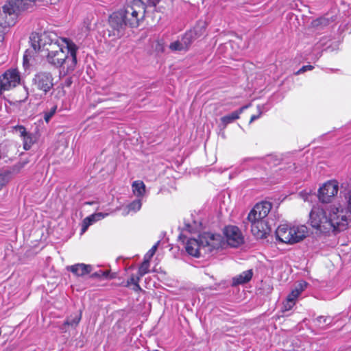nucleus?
Masks as SVG:
<instances>
[{
	"instance_id": "obj_35",
	"label": "nucleus",
	"mask_w": 351,
	"mask_h": 351,
	"mask_svg": "<svg viewBox=\"0 0 351 351\" xmlns=\"http://www.w3.org/2000/svg\"><path fill=\"white\" fill-rule=\"evenodd\" d=\"M7 27L0 26V43L4 40L5 30Z\"/></svg>"
},
{
	"instance_id": "obj_4",
	"label": "nucleus",
	"mask_w": 351,
	"mask_h": 351,
	"mask_svg": "<svg viewBox=\"0 0 351 351\" xmlns=\"http://www.w3.org/2000/svg\"><path fill=\"white\" fill-rule=\"evenodd\" d=\"M276 237L279 241L294 244L302 241L308 234V228L304 225H280L276 230Z\"/></svg>"
},
{
	"instance_id": "obj_38",
	"label": "nucleus",
	"mask_w": 351,
	"mask_h": 351,
	"mask_svg": "<svg viewBox=\"0 0 351 351\" xmlns=\"http://www.w3.org/2000/svg\"><path fill=\"white\" fill-rule=\"evenodd\" d=\"M187 230L189 232H192L193 230L191 229L190 226H187Z\"/></svg>"
},
{
	"instance_id": "obj_31",
	"label": "nucleus",
	"mask_w": 351,
	"mask_h": 351,
	"mask_svg": "<svg viewBox=\"0 0 351 351\" xmlns=\"http://www.w3.org/2000/svg\"><path fill=\"white\" fill-rule=\"evenodd\" d=\"M345 199L347 203L346 210L351 214V189L346 193Z\"/></svg>"
},
{
	"instance_id": "obj_10",
	"label": "nucleus",
	"mask_w": 351,
	"mask_h": 351,
	"mask_svg": "<svg viewBox=\"0 0 351 351\" xmlns=\"http://www.w3.org/2000/svg\"><path fill=\"white\" fill-rule=\"evenodd\" d=\"M196 38L195 30L186 32L181 38L171 43L169 49L173 51H186Z\"/></svg>"
},
{
	"instance_id": "obj_28",
	"label": "nucleus",
	"mask_w": 351,
	"mask_h": 351,
	"mask_svg": "<svg viewBox=\"0 0 351 351\" xmlns=\"http://www.w3.org/2000/svg\"><path fill=\"white\" fill-rule=\"evenodd\" d=\"M159 244V241H158L155 245L152 246V247L145 254L144 256V259L148 261H150L156 251L157 250L158 245Z\"/></svg>"
},
{
	"instance_id": "obj_22",
	"label": "nucleus",
	"mask_w": 351,
	"mask_h": 351,
	"mask_svg": "<svg viewBox=\"0 0 351 351\" xmlns=\"http://www.w3.org/2000/svg\"><path fill=\"white\" fill-rule=\"evenodd\" d=\"M307 282L301 281L294 289L288 295L287 299L295 303V301L301 293L306 288Z\"/></svg>"
},
{
	"instance_id": "obj_30",
	"label": "nucleus",
	"mask_w": 351,
	"mask_h": 351,
	"mask_svg": "<svg viewBox=\"0 0 351 351\" xmlns=\"http://www.w3.org/2000/svg\"><path fill=\"white\" fill-rule=\"evenodd\" d=\"M9 173H4L0 174V190L9 182Z\"/></svg>"
},
{
	"instance_id": "obj_34",
	"label": "nucleus",
	"mask_w": 351,
	"mask_h": 351,
	"mask_svg": "<svg viewBox=\"0 0 351 351\" xmlns=\"http://www.w3.org/2000/svg\"><path fill=\"white\" fill-rule=\"evenodd\" d=\"M328 23L327 20L324 18H320L317 20H315L313 21V26H318L319 25H326Z\"/></svg>"
},
{
	"instance_id": "obj_33",
	"label": "nucleus",
	"mask_w": 351,
	"mask_h": 351,
	"mask_svg": "<svg viewBox=\"0 0 351 351\" xmlns=\"http://www.w3.org/2000/svg\"><path fill=\"white\" fill-rule=\"evenodd\" d=\"M313 69V66H312V65L303 66L295 73V75H300V74L303 73L307 71H311Z\"/></svg>"
},
{
	"instance_id": "obj_2",
	"label": "nucleus",
	"mask_w": 351,
	"mask_h": 351,
	"mask_svg": "<svg viewBox=\"0 0 351 351\" xmlns=\"http://www.w3.org/2000/svg\"><path fill=\"white\" fill-rule=\"evenodd\" d=\"M78 47L69 39H62L60 44H52L45 54L48 63L64 72L73 71L77 64Z\"/></svg>"
},
{
	"instance_id": "obj_14",
	"label": "nucleus",
	"mask_w": 351,
	"mask_h": 351,
	"mask_svg": "<svg viewBox=\"0 0 351 351\" xmlns=\"http://www.w3.org/2000/svg\"><path fill=\"white\" fill-rule=\"evenodd\" d=\"M251 232L256 239H265L271 231L268 221H259L250 223Z\"/></svg>"
},
{
	"instance_id": "obj_17",
	"label": "nucleus",
	"mask_w": 351,
	"mask_h": 351,
	"mask_svg": "<svg viewBox=\"0 0 351 351\" xmlns=\"http://www.w3.org/2000/svg\"><path fill=\"white\" fill-rule=\"evenodd\" d=\"M15 130L23 138L24 149L29 150L34 143L32 134L27 132L26 129L23 125L16 126Z\"/></svg>"
},
{
	"instance_id": "obj_1",
	"label": "nucleus",
	"mask_w": 351,
	"mask_h": 351,
	"mask_svg": "<svg viewBox=\"0 0 351 351\" xmlns=\"http://www.w3.org/2000/svg\"><path fill=\"white\" fill-rule=\"evenodd\" d=\"M147 5L145 0H133L123 9L114 12L110 15L109 23L112 28L123 35L125 27H137L144 19Z\"/></svg>"
},
{
	"instance_id": "obj_20",
	"label": "nucleus",
	"mask_w": 351,
	"mask_h": 351,
	"mask_svg": "<svg viewBox=\"0 0 351 351\" xmlns=\"http://www.w3.org/2000/svg\"><path fill=\"white\" fill-rule=\"evenodd\" d=\"M142 206V202L140 198L134 200L126 206L121 208L122 215L126 216L131 213H136L138 211Z\"/></svg>"
},
{
	"instance_id": "obj_23",
	"label": "nucleus",
	"mask_w": 351,
	"mask_h": 351,
	"mask_svg": "<svg viewBox=\"0 0 351 351\" xmlns=\"http://www.w3.org/2000/svg\"><path fill=\"white\" fill-rule=\"evenodd\" d=\"M133 193L138 198L142 197L145 193V185L140 180L134 181L132 184Z\"/></svg>"
},
{
	"instance_id": "obj_15",
	"label": "nucleus",
	"mask_w": 351,
	"mask_h": 351,
	"mask_svg": "<svg viewBox=\"0 0 351 351\" xmlns=\"http://www.w3.org/2000/svg\"><path fill=\"white\" fill-rule=\"evenodd\" d=\"M108 215L106 213H96L86 217L82 221L81 234H83L88 228V227L94 223L101 220Z\"/></svg>"
},
{
	"instance_id": "obj_8",
	"label": "nucleus",
	"mask_w": 351,
	"mask_h": 351,
	"mask_svg": "<svg viewBox=\"0 0 351 351\" xmlns=\"http://www.w3.org/2000/svg\"><path fill=\"white\" fill-rule=\"evenodd\" d=\"M271 207V204L269 202L257 203L247 215L248 222L250 223L259 221H268L267 215Z\"/></svg>"
},
{
	"instance_id": "obj_3",
	"label": "nucleus",
	"mask_w": 351,
	"mask_h": 351,
	"mask_svg": "<svg viewBox=\"0 0 351 351\" xmlns=\"http://www.w3.org/2000/svg\"><path fill=\"white\" fill-rule=\"evenodd\" d=\"M223 244L224 240L221 234L204 232L199 235V239H188L185 249L189 255L199 257L203 254L210 252L214 249L222 247Z\"/></svg>"
},
{
	"instance_id": "obj_18",
	"label": "nucleus",
	"mask_w": 351,
	"mask_h": 351,
	"mask_svg": "<svg viewBox=\"0 0 351 351\" xmlns=\"http://www.w3.org/2000/svg\"><path fill=\"white\" fill-rule=\"evenodd\" d=\"M250 106V104L243 106L241 108H240L239 110H235L229 114L222 117L221 118V121L224 125V127H226L227 125L234 122L235 120L239 119L240 114H242L243 112V111L245 109L248 108Z\"/></svg>"
},
{
	"instance_id": "obj_21",
	"label": "nucleus",
	"mask_w": 351,
	"mask_h": 351,
	"mask_svg": "<svg viewBox=\"0 0 351 351\" xmlns=\"http://www.w3.org/2000/svg\"><path fill=\"white\" fill-rule=\"evenodd\" d=\"M82 318V311H80L78 313H76L73 315H71L69 317L66 319V320L64 322L60 329L62 331H66V326H71L72 327L76 326Z\"/></svg>"
},
{
	"instance_id": "obj_24",
	"label": "nucleus",
	"mask_w": 351,
	"mask_h": 351,
	"mask_svg": "<svg viewBox=\"0 0 351 351\" xmlns=\"http://www.w3.org/2000/svg\"><path fill=\"white\" fill-rule=\"evenodd\" d=\"M141 277H140V276L138 275V276H135L134 275H132L130 276V278L127 280L126 282V284H125V287H129L131 285H134V290L136 291H138L139 290H141V287L138 284L139 282V280H140V278Z\"/></svg>"
},
{
	"instance_id": "obj_13",
	"label": "nucleus",
	"mask_w": 351,
	"mask_h": 351,
	"mask_svg": "<svg viewBox=\"0 0 351 351\" xmlns=\"http://www.w3.org/2000/svg\"><path fill=\"white\" fill-rule=\"evenodd\" d=\"M0 79L3 82L4 89L8 90L20 83L19 72L16 69H8L0 76Z\"/></svg>"
},
{
	"instance_id": "obj_26",
	"label": "nucleus",
	"mask_w": 351,
	"mask_h": 351,
	"mask_svg": "<svg viewBox=\"0 0 351 351\" xmlns=\"http://www.w3.org/2000/svg\"><path fill=\"white\" fill-rule=\"evenodd\" d=\"M315 322H316V324L319 327L324 328L325 326L330 324L331 318L328 317L320 316L316 319Z\"/></svg>"
},
{
	"instance_id": "obj_16",
	"label": "nucleus",
	"mask_w": 351,
	"mask_h": 351,
	"mask_svg": "<svg viewBox=\"0 0 351 351\" xmlns=\"http://www.w3.org/2000/svg\"><path fill=\"white\" fill-rule=\"evenodd\" d=\"M66 270L72 272L76 276H84L90 273L92 266L84 263H77L68 266Z\"/></svg>"
},
{
	"instance_id": "obj_25",
	"label": "nucleus",
	"mask_w": 351,
	"mask_h": 351,
	"mask_svg": "<svg viewBox=\"0 0 351 351\" xmlns=\"http://www.w3.org/2000/svg\"><path fill=\"white\" fill-rule=\"evenodd\" d=\"M149 262L150 261H148L147 260H143V262L140 265L138 271V274L140 276V277H143L144 275H145L149 271Z\"/></svg>"
},
{
	"instance_id": "obj_12",
	"label": "nucleus",
	"mask_w": 351,
	"mask_h": 351,
	"mask_svg": "<svg viewBox=\"0 0 351 351\" xmlns=\"http://www.w3.org/2000/svg\"><path fill=\"white\" fill-rule=\"evenodd\" d=\"M339 186L335 181H329L325 183L319 189V199L324 203L330 201V199L338 193Z\"/></svg>"
},
{
	"instance_id": "obj_5",
	"label": "nucleus",
	"mask_w": 351,
	"mask_h": 351,
	"mask_svg": "<svg viewBox=\"0 0 351 351\" xmlns=\"http://www.w3.org/2000/svg\"><path fill=\"white\" fill-rule=\"evenodd\" d=\"M340 204L328 206V221L332 225L331 232L342 231L347 228L350 215Z\"/></svg>"
},
{
	"instance_id": "obj_37",
	"label": "nucleus",
	"mask_w": 351,
	"mask_h": 351,
	"mask_svg": "<svg viewBox=\"0 0 351 351\" xmlns=\"http://www.w3.org/2000/svg\"><path fill=\"white\" fill-rule=\"evenodd\" d=\"M27 61V57H26V56H24V57H23V63H24V64L26 63Z\"/></svg>"
},
{
	"instance_id": "obj_19",
	"label": "nucleus",
	"mask_w": 351,
	"mask_h": 351,
	"mask_svg": "<svg viewBox=\"0 0 351 351\" xmlns=\"http://www.w3.org/2000/svg\"><path fill=\"white\" fill-rule=\"evenodd\" d=\"M253 273L251 269L246 270L232 278V286H237L248 282L252 278Z\"/></svg>"
},
{
	"instance_id": "obj_9",
	"label": "nucleus",
	"mask_w": 351,
	"mask_h": 351,
	"mask_svg": "<svg viewBox=\"0 0 351 351\" xmlns=\"http://www.w3.org/2000/svg\"><path fill=\"white\" fill-rule=\"evenodd\" d=\"M223 232L228 245L231 247H237L244 243V237L237 226H227Z\"/></svg>"
},
{
	"instance_id": "obj_7",
	"label": "nucleus",
	"mask_w": 351,
	"mask_h": 351,
	"mask_svg": "<svg viewBox=\"0 0 351 351\" xmlns=\"http://www.w3.org/2000/svg\"><path fill=\"white\" fill-rule=\"evenodd\" d=\"M32 47L35 50L47 52L52 44H60L63 38H58L53 32H43L40 35L34 36L32 38Z\"/></svg>"
},
{
	"instance_id": "obj_6",
	"label": "nucleus",
	"mask_w": 351,
	"mask_h": 351,
	"mask_svg": "<svg viewBox=\"0 0 351 351\" xmlns=\"http://www.w3.org/2000/svg\"><path fill=\"white\" fill-rule=\"evenodd\" d=\"M310 223L311 226L322 233L331 232L332 225L328 221V206L322 208L320 206L313 207L310 214Z\"/></svg>"
},
{
	"instance_id": "obj_36",
	"label": "nucleus",
	"mask_w": 351,
	"mask_h": 351,
	"mask_svg": "<svg viewBox=\"0 0 351 351\" xmlns=\"http://www.w3.org/2000/svg\"><path fill=\"white\" fill-rule=\"evenodd\" d=\"M147 5L150 7H155L160 1V0H145Z\"/></svg>"
},
{
	"instance_id": "obj_11",
	"label": "nucleus",
	"mask_w": 351,
	"mask_h": 351,
	"mask_svg": "<svg viewBox=\"0 0 351 351\" xmlns=\"http://www.w3.org/2000/svg\"><path fill=\"white\" fill-rule=\"evenodd\" d=\"M53 80L52 75L48 72H40L35 75L33 80L34 86L45 93L53 88Z\"/></svg>"
},
{
	"instance_id": "obj_29",
	"label": "nucleus",
	"mask_w": 351,
	"mask_h": 351,
	"mask_svg": "<svg viewBox=\"0 0 351 351\" xmlns=\"http://www.w3.org/2000/svg\"><path fill=\"white\" fill-rule=\"evenodd\" d=\"M257 109H258V114H257V115H255V114L252 115L251 117V118H250V123H252L254 121H255L257 119H258L261 117V115L263 113V112L267 111L268 110L267 108H266L265 105H263L262 106H257Z\"/></svg>"
},
{
	"instance_id": "obj_32",
	"label": "nucleus",
	"mask_w": 351,
	"mask_h": 351,
	"mask_svg": "<svg viewBox=\"0 0 351 351\" xmlns=\"http://www.w3.org/2000/svg\"><path fill=\"white\" fill-rule=\"evenodd\" d=\"M295 304V302L289 301L288 299H287L286 301L283 303V311H287L291 310Z\"/></svg>"
},
{
	"instance_id": "obj_27",
	"label": "nucleus",
	"mask_w": 351,
	"mask_h": 351,
	"mask_svg": "<svg viewBox=\"0 0 351 351\" xmlns=\"http://www.w3.org/2000/svg\"><path fill=\"white\" fill-rule=\"evenodd\" d=\"M57 110V106H53L49 110L44 112V119L48 123Z\"/></svg>"
}]
</instances>
